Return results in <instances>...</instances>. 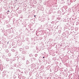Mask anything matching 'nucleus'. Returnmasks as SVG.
<instances>
[{"label":"nucleus","instance_id":"f257e3e1","mask_svg":"<svg viewBox=\"0 0 79 79\" xmlns=\"http://www.w3.org/2000/svg\"><path fill=\"white\" fill-rule=\"evenodd\" d=\"M9 13H10V11L9 10H8L7 12V14H9Z\"/></svg>","mask_w":79,"mask_h":79},{"label":"nucleus","instance_id":"f03ea898","mask_svg":"<svg viewBox=\"0 0 79 79\" xmlns=\"http://www.w3.org/2000/svg\"><path fill=\"white\" fill-rule=\"evenodd\" d=\"M43 58H45V57H43Z\"/></svg>","mask_w":79,"mask_h":79},{"label":"nucleus","instance_id":"7ed1b4c3","mask_svg":"<svg viewBox=\"0 0 79 79\" xmlns=\"http://www.w3.org/2000/svg\"><path fill=\"white\" fill-rule=\"evenodd\" d=\"M36 16L35 15H34V17H35Z\"/></svg>","mask_w":79,"mask_h":79}]
</instances>
